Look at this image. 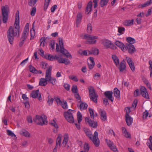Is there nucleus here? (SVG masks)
<instances>
[{
  "mask_svg": "<svg viewBox=\"0 0 152 152\" xmlns=\"http://www.w3.org/2000/svg\"><path fill=\"white\" fill-rule=\"evenodd\" d=\"M19 12L17 11L16 13L15 21L14 24V28L10 26L8 30L7 35L8 41L11 44H12L14 40V36L18 37L19 36Z\"/></svg>",
  "mask_w": 152,
  "mask_h": 152,
  "instance_id": "nucleus-1",
  "label": "nucleus"
},
{
  "mask_svg": "<svg viewBox=\"0 0 152 152\" xmlns=\"http://www.w3.org/2000/svg\"><path fill=\"white\" fill-rule=\"evenodd\" d=\"M84 131L87 136L91 140L94 145L96 147H98L99 145V140L98 138V133L96 131H95L94 134V136L92 137V134L91 132L88 129L85 128Z\"/></svg>",
  "mask_w": 152,
  "mask_h": 152,
  "instance_id": "nucleus-2",
  "label": "nucleus"
},
{
  "mask_svg": "<svg viewBox=\"0 0 152 152\" xmlns=\"http://www.w3.org/2000/svg\"><path fill=\"white\" fill-rule=\"evenodd\" d=\"M88 90L89 92V96L90 99L95 103H97V98L98 96L95 93L94 88L92 86H90L88 88Z\"/></svg>",
  "mask_w": 152,
  "mask_h": 152,
  "instance_id": "nucleus-3",
  "label": "nucleus"
},
{
  "mask_svg": "<svg viewBox=\"0 0 152 152\" xmlns=\"http://www.w3.org/2000/svg\"><path fill=\"white\" fill-rule=\"evenodd\" d=\"M74 110L69 109L67 112H64V117L67 121L70 123H73L74 122L72 113V112H74Z\"/></svg>",
  "mask_w": 152,
  "mask_h": 152,
  "instance_id": "nucleus-4",
  "label": "nucleus"
},
{
  "mask_svg": "<svg viewBox=\"0 0 152 152\" xmlns=\"http://www.w3.org/2000/svg\"><path fill=\"white\" fill-rule=\"evenodd\" d=\"M46 117L45 116L44 117L40 115H36L35 117L33 119V121L37 124L42 126L45 124V121Z\"/></svg>",
  "mask_w": 152,
  "mask_h": 152,
  "instance_id": "nucleus-5",
  "label": "nucleus"
},
{
  "mask_svg": "<svg viewBox=\"0 0 152 152\" xmlns=\"http://www.w3.org/2000/svg\"><path fill=\"white\" fill-rule=\"evenodd\" d=\"M8 6H2L1 11L3 16L2 21L4 23H6L8 19V14L7 12Z\"/></svg>",
  "mask_w": 152,
  "mask_h": 152,
  "instance_id": "nucleus-6",
  "label": "nucleus"
},
{
  "mask_svg": "<svg viewBox=\"0 0 152 152\" xmlns=\"http://www.w3.org/2000/svg\"><path fill=\"white\" fill-rule=\"evenodd\" d=\"M97 38V36H92L88 34L84 35V39L89 40L87 41V43L88 44H92L96 43V41L95 39Z\"/></svg>",
  "mask_w": 152,
  "mask_h": 152,
  "instance_id": "nucleus-7",
  "label": "nucleus"
},
{
  "mask_svg": "<svg viewBox=\"0 0 152 152\" xmlns=\"http://www.w3.org/2000/svg\"><path fill=\"white\" fill-rule=\"evenodd\" d=\"M102 44L106 48H110L113 49L116 48V46L114 44L108 39H104L102 40Z\"/></svg>",
  "mask_w": 152,
  "mask_h": 152,
  "instance_id": "nucleus-8",
  "label": "nucleus"
},
{
  "mask_svg": "<svg viewBox=\"0 0 152 152\" xmlns=\"http://www.w3.org/2000/svg\"><path fill=\"white\" fill-rule=\"evenodd\" d=\"M39 91L38 89L35 91H33L30 94L31 97L33 98H37L39 101L42 100V97L41 94L39 93Z\"/></svg>",
  "mask_w": 152,
  "mask_h": 152,
  "instance_id": "nucleus-9",
  "label": "nucleus"
},
{
  "mask_svg": "<svg viewBox=\"0 0 152 152\" xmlns=\"http://www.w3.org/2000/svg\"><path fill=\"white\" fill-rule=\"evenodd\" d=\"M140 91L141 94L143 97L146 99H149V96L146 88L144 86H141Z\"/></svg>",
  "mask_w": 152,
  "mask_h": 152,
  "instance_id": "nucleus-10",
  "label": "nucleus"
},
{
  "mask_svg": "<svg viewBox=\"0 0 152 152\" xmlns=\"http://www.w3.org/2000/svg\"><path fill=\"white\" fill-rule=\"evenodd\" d=\"M105 140L107 145L111 150L115 152H117V149L113 142L107 139H105Z\"/></svg>",
  "mask_w": 152,
  "mask_h": 152,
  "instance_id": "nucleus-11",
  "label": "nucleus"
},
{
  "mask_svg": "<svg viewBox=\"0 0 152 152\" xmlns=\"http://www.w3.org/2000/svg\"><path fill=\"white\" fill-rule=\"evenodd\" d=\"M125 48L126 50H127L129 53L130 54L134 53L136 50L134 45L132 44H126Z\"/></svg>",
  "mask_w": 152,
  "mask_h": 152,
  "instance_id": "nucleus-12",
  "label": "nucleus"
},
{
  "mask_svg": "<svg viewBox=\"0 0 152 152\" xmlns=\"http://www.w3.org/2000/svg\"><path fill=\"white\" fill-rule=\"evenodd\" d=\"M86 121L89 124L90 126L94 128H96L97 126V123L96 122H94L92 121L88 117L86 118Z\"/></svg>",
  "mask_w": 152,
  "mask_h": 152,
  "instance_id": "nucleus-13",
  "label": "nucleus"
},
{
  "mask_svg": "<svg viewBox=\"0 0 152 152\" xmlns=\"http://www.w3.org/2000/svg\"><path fill=\"white\" fill-rule=\"evenodd\" d=\"M126 59L131 70L133 72L134 71L135 68L134 62L132 61V59L129 57H127L126 58Z\"/></svg>",
  "mask_w": 152,
  "mask_h": 152,
  "instance_id": "nucleus-14",
  "label": "nucleus"
},
{
  "mask_svg": "<svg viewBox=\"0 0 152 152\" xmlns=\"http://www.w3.org/2000/svg\"><path fill=\"white\" fill-rule=\"evenodd\" d=\"M113 94V93L112 91H109L105 92L104 94L107 98L108 99L112 102H113V98L112 97Z\"/></svg>",
  "mask_w": 152,
  "mask_h": 152,
  "instance_id": "nucleus-15",
  "label": "nucleus"
},
{
  "mask_svg": "<svg viewBox=\"0 0 152 152\" xmlns=\"http://www.w3.org/2000/svg\"><path fill=\"white\" fill-rule=\"evenodd\" d=\"M56 119H54L50 123V124L52 126H54L56 129H53V131L55 133H56L58 132L57 129L58 128V126L56 122Z\"/></svg>",
  "mask_w": 152,
  "mask_h": 152,
  "instance_id": "nucleus-16",
  "label": "nucleus"
},
{
  "mask_svg": "<svg viewBox=\"0 0 152 152\" xmlns=\"http://www.w3.org/2000/svg\"><path fill=\"white\" fill-rule=\"evenodd\" d=\"M92 5V2L90 1L88 3L85 10V13L86 14H89L91 11Z\"/></svg>",
  "mask_w": 152,
  "mask_h": 152,
  "instance_id": "nucleus-17",
  "label": "nucleus"
},
{
  "mask_svg": "<svg viewBox=\"0 0 152 152\" xmlns=\"http://www.w3.org/2000/svg\"><path fill=\"white\" fill-rule=\"evenodd\" d=\"M115 45L118 47H119L121 50L124 51H126V48H125V46L124 44L121 42L119 41H117L115 42Z\"/></svg>",
  "mask_w": 152,
  "mask_h": 152,
  "instance_id": "nucleus-18",
  "label": "nucleus"
},
{
  "mask_svg": "<svg viewBox=\"0 0 152 152\" xmlns=\"http://www.w3.org/2000/svg\"><path fill=\"white\" fill-rule=\"evenodd\" d=\"M80 103V105L77 104V106L81 110H86L87 109L88 107V105L86 103L82 101Z\"/></svg>",
  "mask_w": 152,
  "mask_h": 152,
  "instance_id": "nucleus-19",
  "label": "nucleus"
},
{
  "mask_svg": "<svg viewBox=\"0 0 152 152\" xmlns=\"http://www.w3.org/2000/svg\"><path fill=\"white\" fill-rule=\"evenodd\" d=\"M125 63L126 62L124 59L121 62L119 68L120 71L121 72H123L124 70L126 69V66Z\"/></svg>",
  "mask_w": 152,
  "mask_h": 152,
  "instance_id": "nucleus-20",
  "label": "nucleus"
},
{
  "mask_svg": "<svg viewBox=\"0 0 152 152\" xmlns=\"http://www.w3.org/2000/svg\"><path fill=\"white\" fill-rule=\"evenodd\" d=\"M52 69V66H49V68L47 69L45 75V78L46 79H49L51 77Z\"/></svg>",
  "mask_w": 152,
  "mask_h": 152,
  "instance_id": "nucleus-21",
  "label": "nucleus"
},
{
  "mask_svg": "<svg viewBox=\"0 0 152 152\" xmlns=\"http://www.w3.org/2000/svg\"><path fill=\"white\" fill-rule=\"evenodd\" d=\"M20 134L26 137H29L30 136V133L24 129H22L20 131Z\"/></svg>",
  "mask_w": 152,
  "mask_h": 152,
  "instance_id": "nucleus-22",
  "label": "nucleus"
},
{
  "mask_svg": "<svg viewBox=\"0 0 152 152\" xmlns=\"http://www.w3.org/2000/svg\"><path fill=\"white\" fill-rule=\"evenodd\" d=\"M58 58H59L58 56H57L56 55L54 56L50 54H48V56H47L46 58H45L47 59H48L49 60L52 61L56 59H58Z\"/></svg>",
  "mask_w": 152,
  "mask_h": 152,
  "instance_id": "nucleus-23",
  "label": "nucleus"
},
{
  "mask_svg": "<svg viewBox=\"0 0 152 152\" xmlns=\"http://www.w3.org/2000/svg\"><path fill=\"white\" fill-rule=\"evenodd\" d=\"M100 116L102 120L105 121L107 119V115L105 111L103 110L100 109Z\"/></svg>",
  "mask_w": 152,
  "mask_h": 152,
  "instance_id": "nucleus-24",
  "label": "nucleus"
},
{
  "mask_svg": "<svg viewBox=\"0 0 152 152\" xmlns=\"http://www.w3.org/2000/svg\"><path fill=\"white\" fill-rule=\"evenodd\" d=\"M125 117L126 118V121L127 125L128 126H130L132 123V118H131L130 116H126Z\"/></svg>",
  "mask_w": 152,
  "mask_h": 152,
  "instance_id": "nucleus-25",
  "label": "nucleus"
},
{
  "mask_svg": "<svg viewBox=\"0 0 152 152\" xmlns=\"http://www.w3.org/2000/svg\"><path fill=\"white\" fill-rule=\"evenodd\" d=\"M122 130L123 133L124 134V136L125 137L127 138H131V134L127 131V130L125 128L122 127Z\"/></svg>",
  "mask_w": 152,
  "mask_h": 152,
  "instance_id": "nucleus-26",
  "label": "nucleus"
},
{
  "mask_svg": "<svg viewBox=\"0 0 152 152\" xmlns=\"http://www.w3.org/2000/svg\"><path fill=\"white\" fill-rule=\"evenodd\" d=\"M48 81V79L46 78H41L39 82V84L40 86H45L47 84V81Z\"/></svg>",
  "mask_w": 152,
  "mask_h": 152,
  "instance_id": "nucleus-27",
  "label": "nucleus"
},
{
  "mask_svg": "<svg viewBox=\"0 0 152 152\" xmlns=\"http://www.w3.org/2000/svg\"><path fill=\"white\" fill-rule=\"evenodd\" d=\"M133 19H132L131 20H125L123 22V24L124 26H129L133 25Z\"/></svg>",
  "mask_w": 152,
  "mask_h": 152,
  "instance_id": "nucleus-28",
  "label": "nucleus"
},
{
  "mask_svg": "<svg viewBox=\"0 0 152 152\" xmlns=\"http://www.w3.org/2000/svg\"><path fill=\"white\" fill-rule=\"evenodd\" d=\"M27 36L22 34V36L20 38V41L19 43V45L20 47H21L24 43V41L27 38Z\"/></svg>",
  "mask_w": 152,
  "mask_h": 152,
  "instance_id": "nucleus-29",
  "label": "nucleus"
},
{
  "mask_svg": "<svg viewBox=\"0 0 152 152\" xmlns=\"http://www.w3.org/2000/svg\"><path fill=\"white\" fill-rule=\"evenodd\" d=\"M112 58L113 59L114 63L117 66L119 64V60L118 58L115 55L112 56Z\"/></svg>",
  "mask_w": 152,
  "mask_h": 152,
  "instance_id": "nucleus-30",
  "label": "nucleus"
},
{
  "mask_svg": "<svg viewBox=\"0 0 152 152\" xmlns=\"http://www.w3.org/2000/svg\"><path fill=\"white\" fill-rule=\"evenodd\" d=\"M29 24L28 23H27L25 25L22 34L27 36L29 31Z\"/></svg>",
  "mask_w": 152,
  "mask_h": 152,
  "instance_id": "nucleus-31",
  "label": "nucleus"
},
{
  "mask_svg": "<svg viewBox=\"0 0 152 152\" xmlns=\"http://www.w3.org/2000/svg\"><path fill=\"white\" fill-rule=\"evenodd\" d=\"M60 52L62 53L63 54L65 55L67 57H68L69 56L68 55H67V54H69L70 56H71V55H70L69 53H68V51L67 50L64 48V47L60 48Z\"/></svg>",
  "mask_w": 152,
  "mask_h": 152,
  "instance_id": "nucleus-32",
  "label": "nucleus"
},
{
  "mask_svg": "<svg viewBox=\"0 0 152 152\" xmlns=\"http://www.w3.org/2000/svg\"><path fill=\"white\" fill-rule=\"evenodd\" d=\"M127 42L129 44H132L135 42L136 41L135 39L131 37H127L126 38Z\"/></svg>",
  "mask_w": 152,
  "mask_h": 152,
  "instance_id": "nucleus-33",
  "label": "nucleus"
},
{
  "mask_svg": "<svg viewBox=\"0 0 152 152\" xmlns=\"http://www.w3.org/2000/svg\"><path fill=\"white\" fill-rule=\"evenodd\" d=\"M69 140V137L68 134H64V140L63 141L62 144H64V146H65Z\"/></svg>",
  "mask_w": 152,
  "mask_h": 152,
  "instance_id": "nucleus-34",
  "label": "nucleus"
},
{
  "mask_svg": "<svg viewBox=\"0 0 152 152\" xmlns=\"http://www.w3.org/2000/svg\"><path fill=\"white\" fill-rule=\"evenodd\" d=\"M114 96L117 98L120 97V91L117 88H115L114 89Z\"/></svg>",
  "mask_w": 152,
  "mask_h": 152,
  "instance_id": "nucleus-35",
  "label": "nucleus"
},
{
  "mask_svg": "<svg viewBox=\"0 0 152 152\" xmlns=\"http://www.w3.org/2000/svg\"><path fill=\"white\" fill-rule=\"evenodd\" d=\"M82 17V14L79 12L77 15V18L76 19V24H79L81 22Z\"/></svg>",
  "mask_w": 152,
  "mask_h": 152,
  "instance_id": "nucleus-36",
  "label": "nucleus"
},
{
  "mask_svg": "<svg viewBox=\"0 0 152 152\" xmlns=\"http://www.w3.org/2000/svg\"><path fill=\"white\" fill-rule=\"evenodd\" d=\"M61 136L60 135H58L56 139V145L58 146L59 147H60L61 146Z\"/></svg>",
  "mask_w": 152,
  "mask_h": 152,
  "instance_id": "nucleus-37",
  "label": "nucleus"
},
{
  "mask_svg": "<svg viewBox=\"0 0 152 152\" xmlns=\"http://www.w3.org/2000/svg\"><path fill=\"white\" fill-rule=\"evenodd\" d=\"M109 0H100V5L101 7L106 6L109 1Z\"/></svg>",
  "mask_w": 152,
  "mask_h": 152,
  "instance_id": "nucleus-38",
  "label": "nucleus"
},
{
  "mask_svg": "<svg viewBox=\"0 0 152 152\" xmlns=\"http://www.w3.org/2000/svg\"><path fill=\"white\" fill-rule=\"evenodd\" d=\"M148 140H149L150 142H147V145L148 146L150 149L152 151V136H151Z\"/></svg>",
  "mask_w": 152,
  "mask_h": 152,
  "instance_id": "nucleus-39",
  "label": "nucleus"
},
{
  "mask_svg": "<svg viewBox=\"0 0 152 152\" xmlns=\"http://www.w3.org/2000/svg\"><path fill=\"white\" fill-rule=\"evenodd\" d=\"M92 54L97 55L99 53V50L96 48H92L91 49Z\"/></svg>",
  "mask_w": 152,
  "mask_h": 152,
  "instance_id": "nucleus-40",
  "label": "nucleus"
},
{
  "mask_svg": "<svg viewBox=\"0 0 152 152\" xmlns=\"http://www.w3.org/2000/svg\"><path fill=\"white\" fill-rule=\"evenodd\" d=\"M77 116L78 123H80L82 120V117L81 113L79 111L77 112Z\"/></svg>",
  "mask_w": 152,
  "mask_h": 152,
  "instance_id": "nucleus-41",
  "label": "nucleus"
},
{
  "mask_svg": "<svg viewBox=\"0 0 152 152\" xmlns=\"http://www.w3.org/2000/svg\"><path fill=\"white\" fill-rule=\"evenodd\" d=\"M48 81H49L50 83H51L53 85H54L56 83V79L55 78H54L52 77L49 78V79H47Z\"/></svg>",
  "mask_w": 152,
  "mask_h": 152,
  "instance_id": "nucleus-42",
  "label": "nucleus"
},
{
  "mask_svg": "<svg viewBox=\"0 0 152 152\" xmlns=\"http://www.w3.org/2000/svg\"><path fill=\"white\" fill-rule=\"evenodd\" d=\"M59 104L61 105L62 107L64 109H66L68 108L67 103L66 101L62 102V103Z\"/></svg>",
  "mask_w": 152,
  "mask_h": 152,
  "instance_id": "nucleus-43",
  "label": "nucleus"
},
{
  "mask_svg": "<svg viewBox=\"0 0 152 152\" xmlns=\"http://www.w3.org/2000/svg\"><path fill=\"white\" fill-rule=\"evenodd\" d=\"M30 1L28 3L29 5L30 6L33 7L37 2L38 0H30Z\"/></svg>",
  "mask_w": 152,
  "mask_h": 152,
  "instance_id": "nucleus-44",
  "label": "nucleus"
},
{
  "mask_svg": "<svg viewBox=\"0 0 152 152\" xmlns=\"http://www.w3.org/2000/svg\"><path fill=\"white\" fill-rule=\"evenodd\" d=\"M125 111L126 112L125 117L129 116V113L131 112L130 107H127L125 108Z\"/></svg>",
  "mask_w": 152,
  "mask_h": 152,
  "instance_id": "nucleus-45",
  "label": "nucleus"
},
{
  "mask_svg": "<svg viewBox=\"0 0 152 152\" xmlns=\"http://www.w3.org/2000/svg\"><path fill=\"white\" fill-rule=\"evenodd\" d=\"M125 30V28H124L123 27H118V31L120 34H118V35H120L121 34H123V31H124Z\"/></svg>",
  "mask_w": 152,
  "mask_h": 152,
  "instance_id": "nucleus-46",
  "label": "nucleus"
},
{
  "mask_svg": "<svg viewBox=\"0 0 152 152\" xmlns=\"http://www.w3.org/2000/svg\"><path fill=\"white\" fill-rule=\"evenodd\" d=\"M152 3L151 0H150L148 1L145 2V3L144 4L141 5L142 7L143 8L146 6H149L150 4Z\"/></svg>",
  "mask_w": 152,
  "mask_h": 152,
  "instance_id": "nucleus-47",
  "label": "nucleus"
},
{
  "mask_svg": "<svg viewBox=\"0 0 152 152\" xmlns=\"http://www.w3.org/2000/svg\"><path fill=\"white\" fill-rule=\"evenodd\" d=\"M50 1L45 0L44 6V10H46L47 9Z\"/></svg>",
  "mask_w": 152,
  "mask_h": 152,
  "instance_id": "nucleus-48",
  "label": "nucleus"
},
{
  "mask_svg": "<svg viewBox=\"0 0 152 152\" xmlns=\"http://www.w3.org/2000/svg\"><path fill=\"white\" fill-rule=\"evenodd\" d=\"M72 91L73 93H77V88L76 85H73L72 88Z\"/></svg>",
  "mask_w": 152,
  "mask_h": 152,
  "instance_id": "nucleus-49",
  "label": "nucleus"
},
{
  "mask_svg": "<svg viewBox=\"0 0 152 152\" xmlns=\"http://www.w3.org/2000/svg\"><path fill=\"white\" fill-rule=\"evenodd\" d=\"M7 134L8 135L11 136L12 137H16V136L15 134L10 130H7Z\"/></svg>",
  "mask_w": 152,
  "mask_h": 152,
  "instance_id": "nucleus-50",
  "label": "nucleus"
},
{
  "mask_svg": "<svg viewBox=\"0 0 152 152\" xmlns=\"http://www.w3.org/2000/svg\"><path fill=\"white\" fill-rule=\"evenodd\" d=\"M41 65L42 68L45 69L47 68L48 64V63L42 61L41 63Z\"/></svg>",
  "mask_w": 152,
  "mask_h": 152,
  "instance_id": "nucleus-51",
  "label": "nucleus"
},
{
  "mask_svg": "<svg viewBox=\"0 0 152 152\" xmlns=\"http://www.w3.org/2000/svg\"><path fill=\"white\" fill-rule=\"evenodd\" d=\"M90 114V116L91 118H92L93 119H94V113L93 110L91 108H88Z\"/></svg>",
  "mask_w": 152,
  "mask_h": 152,
  "instance_id": "nucleus-52",
  "label": "nucleus"
},
{
  "mask_svg": "<svg viewBox=\"0 0 152 152\" xmlns=\"http://www.w3.org/2000/svg\"><path fill=\"white\" fill-rule=\"evenodd\" d=\"M75 97L77 99V100L79 103L81 102V97L79 94H75Z\"/></svg>",
  "mask_w": 152,
  "mask_h": 152,
  "instance_id": "nucleus-53",
  "label": "nucleus"
},
{
  "mask_svg": "<svg viewBox=\"0 0 152 152\" xmlns=\"http://www.w3.org/2000/svg\"><path fill=\"white\" fill-rule=\"evenodd\" d=\"M87 31L88 33H90L92 31V26L91 23L87 25Z\"/></svg>",
  "mask_w": 152,
  "mask_h": 152,
  "instance_id": "nucleus-54",
  "label": "nucleus"
},
{
  "mask_svg": "<svg viewBox=\"0 0 152 152\" xmlns=\"http://www.w3.org/2000/svg\"><path fill=\"white\" fill-rule=\"evenodd\" d=\"M95 64V62L88 63L89 69L90 70L92 69L94 66Z\"/></svg>",
  "mask_w": 152,
  "mask_h": 152,
  "instance_id": "nucleus-55",
  "label": "nucleus"
},
{
  "mask_svg": "<svg viewBox=\"0 0 152 152\" xmlns=\"http://www.w3.org/2000/svg\"><path fill=\"white\" fill-rule=\"evenodd\" d=\"M61 62L64 64L66 65H69L70 63L69 60L67 58H64L63 60V61H62Z\"/></svg>",
  "mask_w": 152,
  "mask_h": 152,
  "instance_id": "nucleus-56",
  "label": "nucleus"
},
{
  "mask_svg": "<svg viewBox=\"0 0 152 152\" xmlns=\"http://www.w3.org/2000/svg\"><path fill=\"white\" fill-rule=\"evenodd\" d=\"M84 150L85 152H88L89 150V147L88 144L86 143L84 145Z\"/></svg>",
  "mask_w": 152,
  "mask_h": 152,
  "instance_id": "nucleus-57",
  "label": "nucleus"
},
{
  "mask_svg": "<svg viewBox=\"0 0 152 152\" xmlns=\"http://www.w3.org/2000/svg\"><path fill=\"white\" fill-rule=\"evenodd\" d=\"M36 8L34 7L32 8V10L31 11V14L32 16H34L36 13Z\"/></svg>",
  "mask_w": 152,
  "mask_h": 152,
  "instance_id": "nucleus-58",
  "label": "nucleus"
},
{
  "mask_svg": "<svg viewBox=\"0 0 152 152\" xmlns=\"http://www.w3.org/2000/svg\"><path fill=\"white\" fill-rule=\"evenodd\" d=\"M48 102L50 105V104H52L53 103L54 99L53 98L50 97L49 96L48 97Z\"/></svg>",
  "mask_w": 152,
  "mask_h": 152,
  "instance_id": "nucleus-59",
  "label": "nucleus"
},
{
  "mask_svg": "<svg viewBox=\"0 0 152 152\" xmlns=\"http://www.w3.org/2000/svg\"><path fill=\"white\" fill-rule=\"evenodd\" d=\"M69 78L77 82L78 81L77 78L76 76H70L69 77Z\"/></svg>",
  "mask_w": 152,
  "mask_h": 152,
  "instance_id": "nucleus-60",
  "label": "nucleus"
},
{
  "mask_svg": "<svg viewBox=\"0 0 152 152\" xmlns=\"http://www.w3.org/2000/svg\"><path fill=\"white\" fill-rule=\"evenodd\" d=\"M148 113L147 110H145V111L143 113V118L145 119L148 117Z\"/></svg>",
  "mask_w": 152,
  "mask_h": 152,
  "instance_id": "nucleus-61",
  "label": "nucleus"
},
{
  "mask_svg": "<svg viewBox=\"0 0 152 152\" xmlns=\"http://www.w3.org/2000/svg\"><path fill=\"white\" fill-rule=\"evenodd\" d=\"M64 86L66 90L67 91H69L70 89V85L67 83H65Z\"/></svg>",
  "mask_w": 152,
  "mask_h": 152,
  "instance_id": "nucleus-62",
  "label": "nucleus"
},
{
  "mask_svg": "<svg viewBox=\"0 0 152 152\" xmlns=\"http://www.w3.org/2000/svg\"><path fill=\"white\" fill-rule=\"evenodd\" d=\"M55 44V42L54 41H51L49 44V45L50 47V49L52 50L54 49V45Z\"/></svg>",
  "mask_w": 152,
  "mask_h": 152,
  "instance_id": "nucleus-63",
  "label": "nucleus"
},
{
  "mask_svg": "<svg viewBox=\"0 0 152 152\" xmlns=\"http://www.w3.org/2000/svg\"><path fill=\"white\" fill-rule=\"evenodd\" d=\"M29 70L30 72L32 73H33L35 68L31 65H30L29 66Z\"/></svg>",
  "mask_w": 152,
  "mask_h": 152,
  "instance_id": "nucleus-64",
  "label": "nucleus"
}]
</instances>
